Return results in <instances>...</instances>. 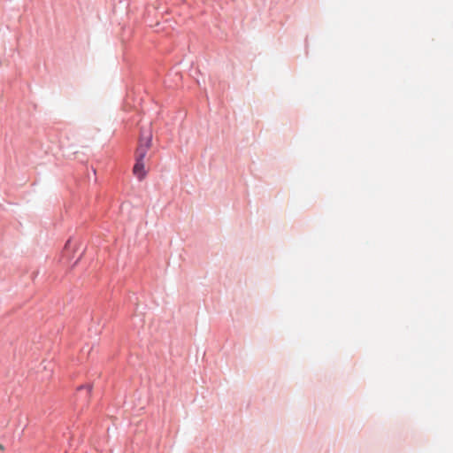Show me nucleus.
<instances>
[{"label":"nucleus","mask_w":453,"mask_h":453,"mask_svg":"<svg viewBox=\"0 0 453 453\" xmlns=\"http://www.w3.org/2000/svg\"><path fill=\"white\" fill-rule=\"evenodd\" d=\"M70 247V241H68L65 244V249H68Z\"/></svg>","instance_id":"4"},{"label":"nucleus","mask_w":453,"mask_h":453,"mask_svg":"<svg viewBox=\"0 0 453 453\" xmlns=\"http://www.w3.org/2000/svg\"><path fill=\"white\" fill-rule=\"evenodd\" d=\"M133 173L139 180H142L146 176L147 172L145 170L144 160L135 159Z\"/></svg>","instance_id":"2"},{"label":"nucleus","mask_w":453,"mask_h":453,"mask_svg":"<svg viewBox=\"0 0 453 453\" xmlns=\"http://www.w3.org/2000/svg\"><path fill=\"white\" fill-rule=\"evenodd\" d=\"M152 133L148 127L147 129H142L138 147L135 151V159L144 160L148 151L151 147Z\"/></svg>","instance_id":"1"},{"label":"nucleus","mask_w":453,"mask_h":453,"mask_svg":"<svg viewBox=\"0 0 453 453\" xmlns=\"http://www.w3.org/2000/svg\"><path fill=\"white\" fill-rule=\"evenodd\" d=\"M82 389H86L87 391V394L88 395L91 391V387L90 386H86V387H81L79 388V390H82Z\"/></svg>","instance_id":"3"}]
</instances>
